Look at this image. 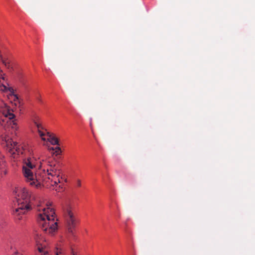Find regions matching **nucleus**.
Returning <instances> with one entry per match:
<instances>
[{"label": "nucleus", "instance_id": "1", "mask_svg": "<svg viewBox=\"0 0 255 255\" xmlns=\"http://www.w3.org/2000/svg\"><path fill=\"white\" fill-rule=\"evenodd\" d=\"M35 209L39 212L37 215V221L41 229L46 234L53 236L58 230V220L56 217L54 209L50 208L51 202L46 203L47 208L43 206V201L41 199H34Z\"/></svg>", "mask_w": 255, "mask_h": 255}, {"label": "nucleus", "instance_id": "2", "mask_svg": "<svg viewBox=\"0 0 255 255\" xmlns=\"http://www.w3.org/2000/svg\"><path fill=\"white\" fill-rule=\"evenodd\" d=\"M13 195L16 200L14 205L18 207L13 210L12 214L15 219L20 220L21 218L20 214L29 210L31 207V193L25 187H15L13 191Z\"/></svg>", "mask_w": 255, "mask_h": 255}, {"label": "nucleus", "instance_id": "3", "mask_svg": "<svg viewBox=\"0 0 255 255\" xmlns=\"http://www.w3.org/2000/svg\"><path fill=\"white\" fill-rule=\"evenodd\" d=\"M2 116L0 118V126L4 128L5 130L11 128L15 130L17 128V124L13 120L15 116L12 111L3 102H0V114Z\"/></svg>", "mask_w": 255, "mask_h": 255}, {"label": "nucleus", "instance_id": "4", "mask_svg": "<svg viewBox=\"0 0 255 255\" xmlns=\"http://www.w3.org/2000/svg\"><path fill=\"white\" fill-rule=\"evenodd\" d=\"M2 144L9 157L14 161H16L20 154L22 153V147L16 141L8 136H5L2 140Z\"/></svg>", "mask_w": 255, "mask_h": 255}, {"label": "nucleus", "instance_id": "5", "mask_svg": "<svg viewBox=\"0 0 255 255\" xmlns=\"http://www.w3.org/2000/svg\"><path fill=\"white\" fill-rule=\"evenodd\" d=\"M63 213L67 223V230L69 233L73 234L76 227V219L72 208L67 205L63 208Z\"/></svg>", "mask_w": 255, "mask_h": 255}, {"label": "nucleus", "instance_id": "6", "mask_svg": "<svg viewBox=\"0 0 255 255\" xmlns=\"http://www.w3.org/2000/svg\"><path fill=\"white\" fill-rule=\"evenodd\" d=\"M36 255H49L48 244L45 238L41 235L36 234L34 237Z\"/></svg>", "mask_w": 255, "mask_h": 255}, {"label": "nucleus", "instance_id": "7", "mask_svg": "<svg viewBox=\"0 0 255 255\" xmlns=\"http://www.w3.org/2000/svg\"><path fill=\"white\" fill-rule=\"evenodd\" d=\"M32 161L31 157L25 158L23 161L22 174L25 178V181L29 183L32 185Z\"/></svg>", "mask_w": 255, "mask_h": 255}, {"label": "nucleus", "instance_id": "8", "mask_svg": "<svg viewBox=\"0 0 255 255\" xmlns=\"http://www.w3.org/2000/svg\"><path fill=\"white\" fill-rule=\"evenodd\" d=\"M47 174L51 177H58L60 176L61 171L58 168V166L54 164L50 165V167L47 169Z\"/></svg>", "mask_w": 255, "mask_h": 255}, {"label": "nucleus", "instance_id": "9", "mask_svg": "<svg viewBox=\"0 0 255 255\" xmlns=\"http://www.w3.org/2000/svg\"><path fill=\"white\" fill-rule=\"evenodd\" d=\"M35 126L34 130L38 133L39 136H44L45 135L44 131H46V129L44 128L42 124L38 122H35Z\"/></svg>", "mask_w": 255, "mask_h": 255}, {"label": "nucleus", "instance_id": "10", "mask_svg": "<svg viewBox=\"0 0 255 255\" xmlns=\"http://www.w3.org/2000/svg\"><path fill=\"white\" fill-rule=\"evenodd\" d=\"M35 177L36 181H34L35 178L34 177V176L33 175V186L35 185L36 188H39L41 187V184L42 181V177L39 175V173L38 172H36L35 173Z\"/></svg>", "mask_w": 255, "mask_h": 255}, {"label": "nucleus", "instance_id": "11", "mask_svg": "<svg viewBox=\"0 0 255 255\" xmlns=\"http://www.w3.org/2000/svg\"><path fill=\"white\" fill-rule=\"evenodd\" d=\"M7 173V170L6 169V163L4 160L0 155V175H5Z\"/></svg>", "mask_w": 255, "mask_h": 255}, {"label": "nucleus", "instance_id": "12", "mask_svg": "<svg viewBox=\"0 0 255 255\" xmlns=\"http://www.w3.org/2000/svg\"><path fill=\"white\" fill-rule=\"evenodd\" d=\"M47 140L51 143L52 145H59V140L55 136V135H52L50 138H48Z\"/></svg>", "mask_w": 255, "mask_h": 255}, {"label": "nucleus", "instance_id": "13", "mask_svg": "<svg viewBox=\"0 0 255 255\" xmlns=\"http://www.w3.org/2000/svg\"><path fill=\"white\" fill-rule=\"evenodd\" d=\"M6 224L7 223L4 218L2 216H0V229L4 228Z\"/></svg>", "mask_w": 255, "mask_h": 255}, {"label": "nucleus", "instance_id": "14", "mask_svg": "<svg viewBox=\"0 0 255 255\" xmlns=\"http://www.w3.org/2000/svg\"><path fill=\"white\" fill-rule=\"evenodd\" d=\"M53 178V179H52V182H53V184L52 185H57L58 183L61 182V179H62V177L60 178V176L58 177H52Z\"/></svg>", "mask_w": 255, "mask_h": 255}, {"label": "nucleus", "instance_id": "15", "mask_svg": "<svg viewBox=\"0 0 255 255\" xmlns=\"http://www.w3.org/2000/svg\"><path fill=\"white\" fill-rule=\"evenodd\" d=\"M53 178V179H52V182H53V184L52 185H57L58 183L61 182V179H62V177L60 178V176L58 177H52Z\"/></svg>", "mask_w": 255, "mask_h": 255}, {"label": "nucleus", "instance_id": "16", "mask_svg": "<svg viewBox=\"0 0 255 255\" xmlns=\"http://www.w3.org/2000/svg\"><path fill=\"white\" fill-rule=\"evenodd\" d=\"M53 178V179H52V182H53V184L52 185H57L58 183L61 182V179H62V177L60 178V176L58 177H52Z\"/></svg>", "mask_w": 255, "mask_h": 255}, {"label": "nucleus", "instance_id": "17", "mask_svg": "<svg viewBox=\"0 0 255 255\" xmlns=\"http://www.w3.org/2000/svg\"><path fill=\"white\" fill-rule=\"evenodd\" d=\"M38 122L41 123L42 124V122L40 119V118L36 115L33 116V124L35 125V122Z\"/></svg>", "mask_w": 255, "mask_h": 255}, {"label": "nucleus", "instance_id": "18", "mask_svg": "<svg viewBox=\"0 0 255 255\" xmlns=\"http://www.w3.org/2000/svg\"><path fill=\"white\" fill-rule=\"evenodd\" d=\"M32 166H33V168L34 167L35 168H40L41 166V161H39V162H37L36 163L34 162V161H33V165H32Z\"/></svg>", "mask_w": 255, "mask_h": 255}, {"label": "nucleus", "instance_id": "19", "mask_svg": "<svg viewBox=\"0 0 255 255\" xmlns=\"http://www.w3.org/2000/svg\"><path fill=\"white\" fill-rule=\"evenodd\" d=\"M55 153L57 155L60 154L61 152V148L59 146H57L55 147Z\"/></svg>", "mask_w": 255, "mask_h": 255}, {"label": "nucleus", "instance_id": "20", "mask_svg": "<svg viewBox=\"0 0 255 255\" xmlns=\"http://www.w3.org/2000/svg\"><path fill=\"white\" fill-rule=\"evenodd\" d=\"M55 255H60L62 254V250L61 249H59L56 248V251L55 252Z\"/></svg>", "mask_w": 255, "mask_h": 255}, {"label": "nucleus", "instance_id": "21", "mask_svg": "<svg viewBox=\"0 0 255 255\" xmlns=\"http://www.w3.org/2000/svg\"><path fill=\"white\" fill-rule=\"evenodd\" d=\"M46 132V133H45V135H46L48 138H50L52 136V135H54L53 133H50V132H48V131H45Z\"/></svg>", "mask_w": 255, "mask_h": 255}, {"label": "nucleus", "instance_id": "22", "mask_svg": "<svg viewBox=\"0 0 255 255\" xmlns=\"http://www.w3.org/2000/svg\"><path fill=\"white\" fill-rule=\"evenodd\" d=\"M36 98L37 101L39 103H42V100L41 99L40 96H37V97H36Z\"/></svg>", "mask_w": 255, "mask_h": 255}, {"label": "nucleus", "instance_id": "23", "mask_svg": "<svg viewBox=\"0 0 255 255\" xmlns=\"http://www.w3.org/2000/svg\"><path fill=\"white\" fill-rule=\"evenodd\" d=\"M77 185L78 186L80 187L81 185V181L80 180H78L77 181Z\"/></svg>", "mask_w": 255, "mask_h": 255}, {"label": "nucleus", "instance_id": "24", "mask_svg": "<svg viewBox=\"0 0 255 255\" xmlns=\"http://www.w3.org/2000/svg\"><path fill=\"white\" fill-rule=\"evenodd\" d=\"M48 150L49 151H51V150H55V148L53 147H48Z\"/></svg>", "mask_w": 255, "mask_h": 255}, {"label": "nucleus", "instance_id": "25", "mask_svg": "<svg viewBox=\"0 0 255 255\" xmlns=\"http://www.w3.org/2000/svg\"><path fill=\"white\" fill-rule=\"evenodd\" d=\"M41 138V139L43 140V141H46V138L44 137V136H40Z\"/></svg>", "mask_w": 255, "mask_h": 255}, {"label": "nucleus", "instance_id": "26", "mask_svg": "<svg viewBox=\"0 0 255 255\" xmlns=\"http://www.w3.org/2000/svg\"><path fill=\"white\" fill-rule=\"evenodd\" d=\"M14 97L16 99V102L19 103L18 97L16 96H15Z\"/></svg>", "mask_w": 255, "mask_h": 255}, {"label": "nucleus", "instance_id": "27", "mask_svg": "<svg viewBox=\"0 0 255 255\" xmlns=\"http://www.w3.org/2000/svg\"><path fill=\"white\" fill-rule=\"evenodd\" d=\"M14 254L15 255H18V252H17V251H14Z\"/></svg>", "mask_w": 255, "mask_h": 255}, {"label": "nucleus", "instance_id": "28", "mask_svg": "<svg viewBox=\"0 0 255 255\" xmlns=\"http://www.w3.org/2000/svg\"><path fill=\"white\" fill-rule=\"evenodd\" d=\"M14 101H15L14 104L15 105V106H16L17 105V103H18L17 102H16V101H15V100H14Z\"/></svg>", "mask_w": 255, "mask_h": 255}, {"label": "nucleus", "instance_id": "29", "mask_svg": "<svg viewBox=\"0 0 255 255\" xmlns=\"http://www.w3.org/2000/svg\"><path fill=\"white\" fill-rule=\"evenodd\" d=\"M12 249H13V247H12V246L11 245V246H10V250H12Z\"/></svg>", "mask_w": 255, "mask_h": 255}, {"label": "nucleus", "instance_id": "30", "mask_svg": "<svg viewBox=\"0 0 255 255\" xmlns=\"http://www.w3.org/2000/svg\"><path fill=\"white\" fill-rule=\"evenodd\" d=\"M73 255H75L73 253Z\"/></svg>", "mask_w": 255, "mask_h": 255}]
</instances>
